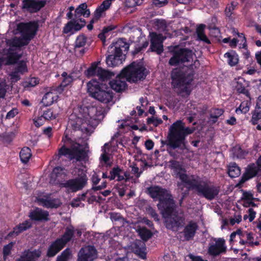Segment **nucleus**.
Segmentation results:
<instances>
[{
    "instance_id": "5fc2aeb1",
    "label": "nucleus",
    "mask_w": 261,
    "mask_h": 261,
    "mask_svg": "<svg viewBox=\"0 0 261 261\" xmlns=\"http://www.w3.org/2000/svg\"><path fill=\"white\" fill-rule=\"evenodd\" d=\"M70 254L69 250L66 249L62 253L61 255L57 257V261H67V259Z\"/></svg>"
},
{
    "instance_id": "3c124183",
    "label": "nucleus",
    "mask_w": 261,
    "mask_h": 261,
    "mask_svg": "<svg viewBox=\"0 0 261 261\" xmlns=\"http://www.w3.org/2000/svg\"><path fill=\"white\" fill-rule=\"evenodd\" d=\"M162 120L161 119L155 117H152L147 119V123L149 124H153L154 126H156L159 124L162 123Z\"/></svg>"
},
{
    "instance_id": "0e129e2a",
    "label": "nucleus",
    "mask_w": 261,
    "mask_h": 261,
    "mask_svg": "<svg viewBox=\"0 0 261 261\" xmlns=\"http://www.w3.org/2000/svg\"><path fill=\"white\" fill-rule=\"evenodd\" d=\"M10 76L11 77V79L13 82H17L20 80V76L18 74V72L17 71H16V70H15L13 72H12L10 74Z\"/></svg>"
},
{
    "instance_id": "393cba45",
    "label": "nucleus",
    "mask_w": 261,
    "mask_h": 261,
    "mask_svg": "<svg viewBox=\"0 0 261 261\" xmlns=\"http://www.w3.org/2000/svg\"><path fill=\"white\" fill-rule=\"evenodd\" d=\"M66 175L65 169L60 167L55 168L50 175V182L54 184H60V179Z\"/></svg>"
},
{
    "instance_id": "680f3d73",
    "label": "nucleus",
    "mask_w": 261,
    "mask_h": 261,
    "mask_svg": "<svg viewBox=\"0 0 261 261\" xmlns=\"http://www.w3.org/2000/svg\"><path fill=\"white\" fill-rule=\"evenodd\" d=\"M242 205L244 207H249L256 206V204L252 201V200H242Z\"/></svg>"
},
{
    "instance_id": "de8ad7c7",
    "label": "nucleus",
    "mask_w": 261,
    "mask_h": 261,
    "mask_svg": "<svg viewBox=\"0 0 261 261\" xmlns=\"http://www.w3.org/2000/svg\"><path fill=\"white\" fill-rule=\"evenodd\" d=\"M122 171L119 168H114L110 172V176L109 177L110 180H113L116 178L119 174H123Z\"/></svg>"
},
{
    "instance_id": "09e8293b",
    "label": "nucleus",
    "mask_w": 261,
    "mask_h": 261,
    "mask_svg": "<svg viewBox=\"0 0 261 261\" xmlns=\"http://www.w3.org/2000/svg\"><path fill=\"white\" fill-rule=\"evenodd\" d=\"M39 202L41 204L46 207H54L57 206L55 204H54L53 200L41 199H40Z\"/></svg>"
},
{
    "instance_id": "39448f33",
    "label": "nucleus",
    "mask_w": 261,
    "mask_h": 261,
    "mask_svg": "<svg viewBox=\"0 0 261 261\" xmlns=\"http://www.w3.org/2000/svg\"><path fill=\"white\" fill-rule=\"evenodd\" d=\"M169 164L171 168L182 182L178 184L179 188H181L185 184L188 188L194 189L199 196L209 200L214 199L218 195L219 190L217 187L201 180L198 177L187 175L179 162L171 160Z\"/></svg>"
},
{
    "instance_id": "774afa93",
    "label": "nucleus",
    "mask_w": 261,
    "mask_h": 261,
    "mask_svg": "<svg viewBox=\"0 0 261 261\" xmlns=\"http://www.w3.org/2000/svg\"><path fill=\"white\" fill-rule=\"evenodd\" d=\"M153 4L158 7H162L167 3V0H152Z\"/></svg>"
},
{
    "instance_id": "37998d69",
    "label": "nucleus",
    "mask_w": 261,
    "mask_h": 261,
    "mask_svg": "<svg viewBox=\"0 0 261 261\" xmlns=\"http://www.w3.org/2000/svg\"><path fill=\"white\" fill-rule=\"evenodd\" d=\"M7 84L5 79L0 77V98H4L6 93Z\"/></svg>"
},
{
    "instance_id": "79ce46f5",
    "label": "nucleus",
    "mask_w": 261,
    "mask_h": 261,
    "mask_svg": "<svg viewBox=\"0 0 261 261\" xmlns=\"http://www.w3.org/2000/svg\"><path fill=\"white\" fill-rule=\"evenodd\" d=\"M249 110V106L248 105V102L247 101H243L242 102L240 107L237 108L236 110L237 113H246Z\"/></svg>"
},
{
    "instance_id": "6e6d98bb",
    "label": "nucleus",
    "mask_w": 261,
    "mask_h": 261,
    "mask_svg": "<svg viewBox=\"0 0 261 261\" xmlns=\"http://www.w3.org/2000/svg\"><path fill=\"white\" fill-rule=\"evenodd\" d=\"M108 145V144L106 143L104 146L102 148V151L103 152L102 154L101 155V159L105 163H107L109 160V157L108 155V152L106 150V146Z\"/></svg>"
},
{
    "instance_id": "f257e3e1",
    "label": "nucleus",
    "mask_w": 261,
    "mask_h": 261,
    "mask_svg": "<svg viewBox=\"0 0 261 261\" xmlns=\"http://www.w3.org/2000/svg\"><path fill=\"white\" fill-rule=\"evenodd\" d=\"M169 63L172 66L183 64L189 67L187 70L175 69L171 73L172 84L182 96H187L191 92L190 84L193 80L192 69L199 65L195 55L192 50L186 48H180L175 51L173 56L170 59Z\"/></svg>"
},
{
    "instance_id": "2f4dec72",
    "label": "nucleus",
    "mask_w": 261,
    "mask_h": 261,
    "mask_svg": "<svg viewBox=\"0 0 261 261\" xmlns=\"http://www.w3.org/2000/svg\"><path fill=\"white\" fill-rule=\"evenodd\" d=\"M223 110L221 109H213L211 111L209 122L211 124L215 123L218 118L223 114Z\"/></svg>"
},
{
    "instance_id": "c756f323",
    "label": "nucleus",
    "mask_w": 261,
    "mask_h": 261,
    "mask_svg": "<svg viewBox=\"0 0 261 261\" xmlns=\"http://www.w3.org/2000/svg\"><path fill=\"white\" fill-rule=\"evenodd\" d=\"M87 8V5L86 3L80 5L75 11V18H79L82 15L86 17H88L90 14V12Z\"/></svg>"
},
{
    "instance_id": "412c9836",
    "label": "nucleus",
    "mask_w": 261,
    "mask_h": 261,
    "mask_svg": "<svg viewBox=\"0 0 261 261\" xmlns=\"http://www.w3.org/2000/svg\"><path fill=\"white\" fill-rule=\"evenodd\" d=\"M32 220L36 221H47L49 220V214L47 211L36 208L32 211L29 215Z\"/></svg>"
},
{
    "instance_id": "13d9d810",
    "label": "nucleus",
    "mask_w": 261,
    "mask_h": 261,
    "mask_svg": "<svg viewBox=\"0 0 261 261\" xmlns=\"http://www.w3.org/2000/svg\"><path fill=\"white\" fill-rule=\"evenodd\" d=\"M242 220V216L240 215H236L233 218L230 219V223L231 225H233L236 223H239Z\"/></svg>"
},
{
    "instance_id": "58836bf2",
    "label": "nucleus",
    "mask_w": 261,
    "mask_h": 261,
    "mask_svg": "<svg viewBox=\"0 0 261 261\" xmlns=\"http://www.w3.org/2000/svg\"><path fill=\"white\" fill-rule=\"evenodd\" d=\"M87 41L86 37L84 35H79L76 39L74 43L75 49L84 47Z\"/></svg>"
},
{
    "instance_id": "f03ea898",
    "label": "nucleus",
    "mask_w": 261,
    "mask_h": 261,
    "mask_svg": "<svg viewBox=\"0 0 261 261\" xmlns=\"http://www.w3.org/2000/svg\"><path fill=\"white\" fill-rule=\"evenodd\" d=\"M104 117L103 110L100 107L82 106L75 109L69 118L68 125L75 130L91 134Z\"/></svg>"
},
{
    "instance_id": "ea45409f",
    "label": "nucleus",
    "mask_w": 261,
    "mask_h": 261,
    "mask_svg": "<svg viewBox=\"0 0 261 261\" xmlns=\"http://www.w3.org/2000/svg\"><path fill=\"white\" fill-rule=\"evenodd\" d=\"M63 77L62 82L61 84V87H65L71 83L73 81V77L70 74H68L67 72H64L62 74Z\"/></svg>"
},
{
    "instance_id": "f8f14e48",
    "label": "nucleus",
    "mask_w": 261,
    "mask_h": 261,
    "mask_svg": "<svg viewBox=\"0 0 261 261\" xmlns=\"http://www.w3.org/2000/svg\"><path fill=\"white\" fill-rule=\"evenodd\" d=\"M87 75L89 76H97L100 80L103 81L111 78L115 74L113 72L98 67L97 64L93 63L87 70Z\"/></svg>"
},
{
    "instance_id": "5701e85b",
    "label": "nucleus",
    "mask_w": 261,
    "mask_h": 261,
    "mask_svg": "<svg viewBox=\"0 0 261 261\" xmlns=\"http://www.w3.org/2000/svg\"><path fill=\"white\" fill-rule=\"evenodd\" d=\"M109 54L110 55L106 58V63L109 66H116L122 63V55L117 54L115 51Z\"/></svg>"
},
{
    "instance_id": "1a4fd4ad",
    "label": "nucleus",
    "mask_w": 261,
    "mask_h": 261,
    "mask_svg": "<svg viewBox=\"0 0 261 261\" xmlns=\"http://www.w3.org/2000/svg\"><path fill=\"white\" fill-rule=\"evenodd\" d=\"M127 81L137 82L145 79L147 71L142 63L133 62L122 71Z\"/></svg>"
},
{
    "instance_id": "6e6552de",
    "label": "nucleus",
    "mask_w": 261,
    "mask_h": 261,
    "mask_svg": "<svg viewBox=\"0 0 261 261\" xmlns=\"http://www.w3.org/2000/svg\"><path fill=\"white\" fill-rule=\"evenodd\" d=\"M87 91L92 97L102 103L108 104L112 102L113 93L112 91L109 88L103 89L95 80L87 83Z\"/></svg>"
},
{
    "instance_id": "e2e57ef3",
    "label": "nucleus",
    "mask_w": 261,
    "mask_h": 261,
    "mask_svg": "<svg viewBox=\"0 0 261 261\" xmlns=\"http://www.w3.org/2000/svg\"><path fill=\"white\" fill-rule=\"evenodd\" d=\"M39 84V80L36 77H32L28 83V86L34 87Z\"/></svg>"
},
{
    "instance_id": "cd10ccee",
    "label": "nucleus",
    "mask_w": 261,
    "mask_h": 261,
    "mask_svg": "<svg viewBox=\"0 0 261 261\" xmlns=\"http://www.w3.org/2000/svg\"><path fill=\"white\" fill-rule=\"evenodd\" d=\"M57 93L56 91L48 92L45 94L42 99V103L44 106L52 105L58 99Z\"/></svg>"
},
{
    "instance_id": "864d4df0",
    "label": "nucleus",
    "mask_w": 261,
    "mask_h": 261,
    "mask_svg": "<svg viewBox=\"0 0 261 261\" xmlns=\"http://www.w3.org/2000/svg\"><path fill=\"white\" fill-rule=\"evenodd\" d=\"M34 123L37 127H40L42 125L45 121H46L45 119L43 117L42 115L40 117H38L36 118H34L33 119Z\"/></svg>"
},
{
    "instance_id": "603ef678",
    "label": "nucleus",
    "mask_w": 261,
    "mask_h": 261,
    "mask_svg": "<svg viewBox=\"0 0 261 261\" xmlns=\"http://www.w3.org/2000/svg\"><path fill=\"white\" fill-rule=\"evenodd\" d=\"M186 260L187 261H207V260L203 259L200 256H196L192 254L187 255Z\"/></svg>"
},
{
    "instance_id": "4c0bfd02",
    "label": "nucleus",
    "mask_w": 261,
    "mask_h": 261,
    "mask_svg": "<svg viewBox=\"0 0 261 261\" xmlns=\"http://www.w3.org/2000/svg\"><path fill=\"white\" fill-rule=\"evenodd\" d=\"M72 22V25L73 26V30L77 31L80 30L85 25L86 22L84 19L82 18H76L70 21Z\"/></svg>"
},
{
    "instance_id": "20e7f679",
    "label": "nucleus",
    "mask_w": 261,
    "mask_h": 261,
    "mask_svg": "<svg viewBox=\"0 0 261 261\" xmlns=\"http://www.w3.org/2000/svg\"><path fill=\"white\" fill-rule=\"evenodd\" d=\"M37 28L38 25L35 22L20 23L17 25V30L21 33V37H14L7 40L6 43L9 49L6 55L0 57V68L3 65L14 64L20 58L21 54L14 53L13 51L28 44L35 36Z\"/></svg>"
},
{
    "instance_id": "a211bd4d",
    "label": "nucleus",
    "mask_w": 261,
    "mask_h": 261,
    "mask_svg": "<svg viewBox=\"0 0 261 261\" xmlns=\"http://www.w3.org/2000/svg\"><path fill=\"white\" fill-rule=\"evenodd\" d=\"M44 5L43 2L36 0H23L22 2V8L31 13L38 11Z\"/></svg>"
},
{
    "instance_id": "0eeeda50",
    "label": "nucleus",
    "mask_w": 261,
    "mask_h": 261,
    "mask_svg": "<svg viewBox=\"0 0 261 261\" xmlns=\"http://www.w3.org/2000/svg\"><path fill=\"white\" fill-rule=\"evenodd\" d=\"M63 146L59 150V155H64L70 160L76 161L84 160L86 158V152L83 146L70 138L65 136L62 139Z\"/></svg>"
},
{
    "instance_id": "6ab92c4d",
    "label": "nucleus",
    "mask_w": 261,
    "mask_h": 261,
    "mask_svg": "<svg viewBox=\"0 0 261 261\" xmlns=\"http://www.w3.org/2000/svg\"><path fill=\"white\" fill-rule=\"evenodd\" d=\"M125 77L122 74V72L117 75L116 79L110 82V85L112 89L116 92H121L124 90L126 87Z\"/></svg>"
},
{
    "instance_id": "e433bc0d",
    "label": "nucleus",
    "mask_w": 261,
    "mask_h": 261,
    "mask_svg": "<svg viewBox=\"0 0 261 261\" xmlns=\"http://www.w3.org/2000/svg\"><path fill=\"white\" fill-rule=\"evenodd\" d=\"M137 231L142 239L145 241L148 240L152 236L151 231L145 227L139 228Z\"/></svg>"
},
{
    "instance_id": "c9c22d12",
    "label": "nucleus",
    "mask_w": 261,
    "mask_h": 261,
    "mask_svg": "<svg viewBox=\"0 0 261 261\" xmlns=\"http://www.w3.org/2000/svg\"><path fill=\"white\" fill-rule=\"evenodd\" d=\"M246 83L243 79H239L236 82L234 88L236 90L240 93H246L247 92L246 90Z\"/></svg>"
},
{
    "instance_id": "49530a36",
    "label": "nucleus",
    "mask_w": 261,
    "mask_h": 261,
    "mask_svg": "<svg viewBox=\"0 0 261 261\" xmlns=\"http://www.w3.org/2000/svg\"><path fill=\"white\" fill-rule=\"evenodd\" d=\"M14 243L13 242H11L8 244L5 245L3 248V254L4 257L6 258V257L10 254L11 250L14 246Z\"/></svg>"
},
{
    "instance_id": "aec40b11",
    "label": "nucleus",
    "mask_w": 261,
    "mask_h": 261,
    "mask_svg": "<svg viewBox=\"0 0 261 261\" xmlns=\"http://www.w3.org/2000/svg\"><path fill=\"white\" fill-rule=\"evenodd\" d=\"M129 48V44L125 42L124 39H119L114 45H112L109 47L108 53H113V51L117 52L122 55L123 51H126Z\"/></svg>"
},
{
    "instance_id": "2eb2a0df",
    "label": "nucleus",
    "mask_w": 261,
    "mask_h": 261,
    "mask_svg": "<svg viewBox=\"0 0 261 261\" xmlns=\"http://www.w3.org/2000/svg\"><path fill=\"white\" fill-rule=\"evenodd\" d=\"M259 172L261 173V156L257 160L256 164H251L247 167L242 177V181L255 176Z\"/></svg>"
},
{
    "instance_id": "a19ab883",
    "label": "nucleus",
    "mask_w": 261,
    "mask_h": 261,
    "mask_svg": "<svg viewBox=\"0 0 261 261\" xmlns=\"http://www.w3.org/2000/svg\"><path fill=\"white\" fill-rule=\"evenodd\" d=\"M256 212L252 207H250L246 212V214L244 215L243 219L246 220L248 219L249 222H252L256 217Z\"/></svg>"
},
{
    "instance_id": "a878e982",
    "label": "nucleus",
    "mask_w": 261,
    "mask_h": 261,
    "mask_svg": "<svg viewBox=\"0 0 261 261\" xmlns=\"http://www.w3.org/2000/svg\"><path fill=\"white\" fill-rule=\"evenodd\" d=\"M32 223L30 220H25L24 222L16 225L14 228L13 231L9 233V236H17L19 233L30 228L32 227Z\"/></svg>"
},
{
    "instance_id": "7ed1b4c3",
    "label": "nucleus",
    "mask_w": 261,
    "mask_h": 261,
    "mask_svg": "<svg viewBox=\"0 0 261 261\" xmlns=\"http://www.w3.org/2000/svg\"><path fill=\"white\" fill-rule=\"evenodd\" d=\"M147 191L150 197L159 201L158 207L163 215L167 217L166 225L168 228L173 229L183 225V215L174 213V202L167 190L159 186H151L147 189Z\"/></svg>"
},
{
    "instance_id": "4be33fe9",
    "label": "nucleus",
    "mask_w": 261,
    "mask_h": 261,
    "mask_svg": "<svg viewBox=\"0 0 261 261\" xmlns=\"http://www.w3.org/2000/svg\"><path fill=\"white\" fill-rule=\"evenodd\" d=\"M128 248L135 253L142 257L145 255V244L140 240H136L128 246Z\"/></svg>"
},
{
    "instance_id": "f3484780",
    "label": "nucleus",
    "mask_w": 261,
    "mask_h": 261,
    "mask_svg": "<svg viewBox=\"0 0 261 261\" xmlns=\"http://www.w3.org/2000/svg\"><path fill=\"white\" fill-rule=\"evenodd\" d=\"M41 252L39 249H27L23 251L16 261H37Z\"/></svg>"
},
{
    "instance_id": "8fccbe9b",
    "label": "nucleus",
    "mask_w": 261,
    "mask_h": 261,
    "mask_svg": "<svg viewBox=\"0 0 261 261\" xmlns=\"http://www.w3.org/2000/svg\"><path fill=\"white\" fill-rule=\"evenodd\" d=\"M89 193V192H87L86 193H83L82 194L79 195L78 197L76 198V199L74 200V201L72 202V206H78L80 205V204L76 202L80 201H84L85 200V197L86 195Z\"/></svg>"
},
{
    "instance_id": "a18cd8bd",
    "label": "nucleus",
    "mask_w": 261,
    "mask_h": 261,
    "mask_svg": "<svg viewBox=\"0 0 261 261\" xmlns=\"http://www.w3.org/2000/svg\"><path fill=\"white\" fill-rule=\"evenodd\" d=\"M15 70L17 71L18 73H20L21 74H23L26 72H27V67L26 65V63L24 61H21L19 62L17 67L15 69Z\"/></svg>"
},
{
    "instance_id": "69168bd1",
    "label": "nucleus",
    "mask_w": 261,
    "mask_h": 261,
    "mask_svg": "<svg viewBox=\"0 0 261 261\" xmlns=\"http://www.w3.org/2000/svg\"><path fill=\"white\" fill-rule=\"evenodd\" d=\"M72 30H73V28L72 25V22L70 21L64 28L63 32L65 34H67Z\"/></svg>"
},
{
    "instance_id": "338daca9",
    "label": "nucleus",
    "mask_w": 261,
    "mask_h": 261,
    "mask_svg": "<svg viewBox=\"0 0 261 261\" xmlns=\"http://www.w3.org/2000/svg\"><path fill=\"white\" fill-rule=\"evenodd\" d=\"M18 113L16 109H12L6 115L7 119H11L13 118Z\"/></svg>"
},
{
    "instance_id": "ddd939ff",
    "label": "nucleus",
    "mask_w": 261,
    "mask_h": 261,
    "mask_svg": "<svg viewBox=\"0 0 261 261\" xmlns=\"http://www.w3.org/2000/svg\"><path fill=\"white\" fill-rule=\"evenodd\" d=\"M227 247L225 245V242L223 239L219 238L215 240V242L210 244L208 249V253L213 256H217L221 253H225Z\"/></svg>"
},
{
    "instance_id": "b1692460",
    "label": "nucleus",
    "mask_w": 261,
    "mask_h": 261,
    "mask_svg": "<svg viewBox=\"0 0 261 261\" xmlns=\"http://www.w3.org/2000/svg\"><path fill=\"white\" fill-rule=\"evenodd\" d=\"M112 1L110 0H105L101 5L96 9L94 12V15L92 19V22L97 21L103 15L105 11L108 10L111 5Z\"/></svg>"
},
{
    "instance_id": "c85d7f7f",
    "label": "nucleus",
    "mask_w": 261,
    "mask_h": 261,
    "mask_svg": "<svg viewBox=\"0 0 261 261\" xmlns=\"http://www.w3.org/2000/svg\"><path fill=\"white\" fill-rule=\"evenodd\" d=\"M224 57L227 59L228 64L231 66L236 65L239 62L238 55L233 50H231L225 53Z\"/></svg>"
},
{
    "instance_id": "473e14b6",
    "label": "nucleus",
    "mask_w": 261,
    "mask_h": 261,
    "mask_svg": "<svg viewBox=\"0 0 261 261\" xmlns=\"http://www.w3.org/2000/svg\"><path fill=\"white\" fill-rule=\"evenodd\" d=\"M19 156L22 163H27L32 156L31 149L29 147L23 148L20 152Z\"/></svg>"
},
{
    "instance_id": "f704fd0d",
    "label": "nucleus",
    "mask_w": 261,
    "mask_h": 261,
    "mask_svg": "<svg viewBox=\"0 0 261 261\" xmlns=\"http://www.w3.org/2000/svg\"><path fill=\"white\" fill-rule=\"evenodd\" d=\"M59 111L54 109H48L43 112L42 115L46 120L55 119L58 115Z\"/></svg>"
},
{
    "instance_id": "9d476101",
    "label": "nucleus",
    "mask_w": 261,
    "mask_h": 261,
    "mask_svg": "<svg viewBox=\"0 0 261 261\" xmlns=\"http://www.w3.org/2000/svg\"><path fill=\"white\" fill-rule=\"evenodd\" d=\"M74 233V228L69 226L66 229V231L62 237L57 239L49 246L47 255L48 257L54 256L59 252L72 238Z\"/></svg>"
},
{
    "instance_id": "9b49d317",
    "label": "nucleus",
    "mask_w": 261,
    "mask_h": 261,
    "mask_svg": "<svg viewBox=\"0 0 261 261\" xmlns=\"http://www.w3.org/2000/svg\"><path fill=\"white\" fill-rule=\"evenodd\" d=\"M87 182L86 175H84L73 179H69L61 184V186L65 188L68 192H76L84 188Z\"/></svg>"
},
{
    "instance_id": "7c9ffc66",
    "label": "nucleus",
    "mask_w": 261,
    "mask_h": 261,
    "mask_svg": "<svg viewBox=\"0 0 261 261\" xmlns=\"http://www.w3.org/2000/svg\"><path fill=\"white\" fill-rule=\"evenodd\" d=\"M227 172L230 177L234 178L240 175L241 169L236 163H232L229 165Z\"/></svg>"
},
{
    "instance_id": "4468645a",
    "label": "nucleus",
    "mask_w": 261,
    "mask_h": 261,
    "mask_svg": "<svg viewBox=\"0 0 261 261\" xmlns=\"http://www.w3.org/2000/svg\"><path fill=\"white\" fill-rule=\"evenodd\" d=\"M97 256L96 250L93 246H86L80 251L78 261H92L97 257Z\"/></svg>"
},
{
    "instance_id": "bb28decb",
    "label": "nucleus",
    "mask_w": 261,
    "mask_h": 261,
    "mask_svg": "<svg viewBox=\"0 0 261 261\" xmlns=\"http://www.w3.org/2000/svg\"><path fill=\"white\" fill-rule=\"evenodd\" d=\"M198 228V225L196 223L190 222L185 227L184 233L187 240H189L193 238L195 236L196 231Z\"/></svg>"
},
{
    "instance_id": "72a5a7b5",
    "label": "nucleus",
    "mask_w": 261,
    "mask_h": 261,
    "mask_svg": "<svg viewBox=\"0 0 261 261\" xmlns=\"http://www.w3.org/2000/svg\"><path fill=\"white\" fill-rule=\"evenodd\" d=\"M205 28V25L203 24H200L196 30V33L197 35V37L199 40L203 41L204 42L210 44V41L207 38L206 36L204 33V29Z\"/></svg>"
},
{
    "instance_id": "4d7b16f0",
    "label": "nucleus",
    "mask_w": 261,
    "mask_h": 261,
    "mask_svg": "<svg viewBox=\"0 0 261 261\" xmlns=\"http://www.w3.org/2000/svg\"><path fill=\"white\" fill-rule=\"evenodd\" d=\"M232 152L234 154V156L237 158H242L243 156L242 151L241 150L240 147H235L232 149Z\"/></svg>"
},
{
    "instance_id": "c03bdc74",
    "label": "nucleus",
    "mask_w": 261,
    "mask_h": 261,
    "mask_svg": "<svg viewBox=\"0 0 261 261\" xmlns=\"http://www.w3.org/2000/svg\"><path fill=\"white\" fill-rule=\"evenodd\" d=\"M261 118V109L256 108L252 117L251 122L253 124L258 123L259 119Z\"/></svg>"
},
{
    "instance_id": "bf43d9fd",
    "label": "nucleus",
    "mask_w": 261,
    "mask_h": 261,
    "mask_svg": "<svg viewBox=\"0 0 261 261\" xmlns=\"http://www.w3.org/2000/svg\"><path fill=\"white\" fill-rule=\"evenodd\" d=\"M234 5L233 3L231 4L230 5H228L225 9V14L227 17L231 16L232 11L234 10Z\"/></svg>"
},
{
    "instance_id": "dca6fc26",
    "label": "nucleus",
    "mask_w": 261,
    "mask_h": 261,
    "mask_svg": "<svg viewBox=\"0 0 261 261\" xmlns=\"http://www.w3.org/2000/svg\"><path fill=\"white\" fill-rule=\"evenodd\" d=\"M151 45L150 49L152 51H156L161 54L163 51V41L165 39L162 35L155 33L150 34Z\"/></svg>"
},
{
    "instance_id": "423d86ee",
    "label": "nucleus",
    "mask_w": 261,
    "mask_h": 261,
    "mask_svg": "<svg viewBox=\"0 0 261 261\" xmlns=\"http://www.w3.org/2000/svg\"><path fill=\"white\" fill-rule=\"evenodd\" d=\"M194 128L185 127L184 123L181 120H177L169 127L167 141H162L163 145L170 146L173 149L185 147V137L192 134Z\"/></svg>"
},
{
    "instance_id": "052dcab7",
    "label": "nucleus",
    "mask_w": 261,
    "mask_h": 261,
    "mask_svg": "<svg viewBox=\"0 0 261 261\" xmlns=\"http://www.w3.org/2000/svg\"><path fill=\"white\" fill-rule=\"evenodd\" d=\"M115 28V27L113 26V25H109V26L105 27L102 30V33L100 34L99 35V37L100 39H102L104 34H105L106 33H108V32H109L110 31L114 30Z\"/></svg>"
}]
</instances>
